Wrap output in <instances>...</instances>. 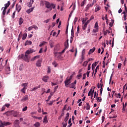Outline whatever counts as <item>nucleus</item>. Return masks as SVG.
<instances>
[{"mask_svg": "<svg viewBox=\"0 0 127 127\" xmlns=\"http://www.w3.org/2000/svg\"><path fill=\"white\" fill-rule=\"evenodd\" d=\"M35 51L36 50H35L34 49H28L26 51L25 54H21V55L19 56V58H22V59L27 62H29L30 59V56L29 54H30L31 53H33V52H35Z\"/></svg>", "mask_w": 127, "mask_h": 127, "instance_id": "f257e3e1", "label": "nucleus"}, {"mask_svg": "<svg viewBox=\"0 0 127 127\" xmlns=\"http://www.w3.org/2000/svg\"><path fill=\"white\" fill-rule=\"evenodd\" d=\"M60 50V44H58L56 45L54 47V54L55 56H58L59 55H62L64 52H65V49H64L61 52H58Z\"/></svg>", "mask_w": 127, "mask_h": 127, "instance_id": "f03ea898", "label": "nucleus"}, {"mask_svg": "<svg viewBox=\"0 0 127 127\" xmlns=\"http://www.w3.org/2000/svg\"><path fill=\"white\" fill-rule=\"evenodd\" d=\"M45 6L48 8L50 11L52 10L53 8L55 9L56 5L54 3H50L49 1L45 2Z\"/></svg>", "mask_w": 127, "mask_h": 127, "instance_id": "7ed1b4c3", "label": "nucleus"}, {"mask_svg": "<svg viewBox=\"0 0 127 127\" xmlns=\"http://www.w3.org/2000/svg\"><path fill=\"white\" fill-rule=\"evenodd\" d=\"M8 61V59H7L6 60H3V59H2V58H0V63L1 62V67L0 68H1V70L2 69V68L5 66V65H6L7 64V62Z\"/></svg>", "mask_w": 127, "mask_h": 127, "instance_id": "20e7f679", "label": "nucleus"}, {"mask_svg": "<svg viewBox=\"0 0 127 127\" xmlns=\"http://www.w3.org/2000/svg\"><path fill=\"white\" fill-rule=\"evenodd\" d=\"M71 79H72V75L70 76V77L68 79L67 78L66 80H65L64 84L66 87L69 86V84L71 83Z\"/></svg>", "mask_w": 127, "mask_h": 127, "instance_id": "39448f33", "label": "nucleus"}, {"mask_svg": "<svg viewBox=\"0 0 127 127\" xmlns=\"http://www.w3.org/2000/svg\"><path fill=\"white\" fill-rule=\"evenodd\" d=\"M11 124L10 122H5V121L2 122V121H0V127H4V126H8Z\"/></svg>", "mask_w": 127, "mask_h": 127, "instance_id": "423d86ee", "label": "nucleus"}, {"mask_svg": "<svg viewBox=\"0 0 127 127\" xmlns=\"http://www.w3.org/2000/svg\"><path fill=\"white\" fill-rule=\"evenodd\" d=\"M19 124L20 123L19 120H17V119L15 120L14 122V127H20Z\"/></svg>", "mask_w": 127, "mask_h": 127, "instance_id": "0eeeda50", "label": "nucleus"}, {"mask_svg": "<svg viewBox=\"0 0 127 127\" xmlns=\"http://www.w3.org/2000/svg\"><path fill=\"white\" fill-rule=\"evenodd\" d=\"M42 62V60H41V59H39L38 60H37L36 63V66H37L38 67H41Z\"/></svg>", "mask_w": 127, "mask_h": 127, "instance_id": "6e6552de", "label": "nucleus"}, {"mask_svg": "<svg viewBox=\"0 0 127 127\" xmlns=\"http://www.w3.org/2000/svg\"><path fill=\"white\" fill-rule=\"evenodd\" d=\"M98 28H99V26H98V22H96L95 24V29L93 30V32L94 31V32H97L98 31Z\"/></svg>", "mask_w": 127, "mask_h": 127, "instance_id": "1a4fd4ad", "label": "nucleus"}, {"mask_svg": "<svg viewBox=\"0 0 127 127\" xmlns=\"http://www.w3.org/2000/svg\"><path fill=\"white\" fill-rule=\"evenodd\" d=\"M12 115L14 117H19V112H17V111H12Z\"/></svg>", "mask_w": 127, "mask_h": 127, "instance_id": "9d476101", "label": "nucleus"}, {"mask_svg": "<svg viewBox=\"0 0 127 127\" xmlns=\"http://www.w3.org/2000/svg\"><path fill=\"white\" fill-rule=\"evenodd\" d=\"M28 98H29V97L28 95H25V96H24V97H23V98L21 99V101L23 102H25V101H27V100H28Z\"/></svg>", "mask_w": 127, "mask_h": 127, "instance_id": "9b49d317", "label": "nucleus"}, {"mask_svg": "<svg viewBox=\"0 0 127 127\" xmlns=\"http://www.w3.org/2000/svg\"><path fill=\"white\" fill-rule=\"evenodd\" d=\"M69 40L68 39H67V40H66V41L64 42V51L66 49L68 48V46H69V42H68Z\"/></svg>", "mask_w": 127, "mask_h": 127, "instance_id": "f8f14e48", "label": "nucleus"}, {"mask_svg": "<svg viewBox=\"0 0 127 127\" xmlns=\"http://www.w3.org/2000/svg\"><path fill=\"white\" fill-rule=\"evenodd\" d=\"M48 79H49V76H44V77L42 78V80L44 81V82H48Z\"/></svg>", "mask_w": 127, "mask_h": 127, "instance_id": "ddd939ff", "label": "nucleus"}, {"mask_svg": "<svg viewBox=\"0 0 127 127\" xmlns=\"http://www.w3.org/2000/svg\"><path fill=\"white\" fill-rule=\"evenodd\" d=\"M69 113H67L66 116L65 117V118L64 119V122L66 123V126H67V121L69 119Z\"/></svg>", "mask_w": 127, "mask_h": 127, "instance_id": "4468645a", "label": "nucleus"}, {"mask_svg": "<svg viewBox=\"0 0 127 127\" xmlns=\"http://www.w3.org/2000/svg\"><path fill=\"white\" fill-rule=\"evenodd\" d=\"M22 7L21 5H19V4H16V9L18 10V12H19L21 9Z\"/></svg>", "mask_w": 127, "mask_h": 127, "instance_id": "2eb2a0df", "label": "nucleus"}, {"mask_svg": "<svg viewBox=\"0 0 127 127\" xmlns=\"http://www.w3.org/2000/svg\"><path fill=\"white\" fill-rule=\"evenodd\" d=\"M28 83H23V84H22V86H24V89L25 91V93H26V90L27 89V85H28Z\"/></svg>", "mask_w": 127, "mask_h": 127, "instance_id": "dca6fc26", "label": "nucleus"}, {"mask_svg": "<svg viewBox=\"0 0 127 127\" xmlns=\"http://www.w3.org/2000/svg\"><path fill=\"white\" fill-rule=\"evenodd\" d=\"M32 44V41H31L30 40H27L26 41V42H25V46H26V45H31V44Z\"/></svg>", "mask_w": 127, "mask_h": 127, "instance_id": "f3484780", "label": "nucleus"}, {"mask_svg": "<svg viewBox=\"0 0 127 127\" xmlns=\"http://www.w3.org/2000/svg\"><path fill=\"white\" fill-rule=\"evenodd\" d=\"M40 55H36V56H34V57H33V58H32V59H31V61H34L36 59L40 58Z\"/></svg>", "mask_w": 127, "mask_h": 127, "instance_id": "a211bd4d", "label": "nucleus"}, {"mask_svg": "<svg viewBox=\"0 0 127 127\" xmlns=\"http://www.w3.org/2000/svg\"><path fill=\"white\" fill-rule=\"evenodd\" d=\"M127 106V102L125 103V104L124 103H123V112H124V111H126V108Z\"/></svg>", "mask_w": 127, "mask_h": 127, "instance_id": "6ab92c4d", "label": "nucleus"}, {"mask_svg": "<svg viewBox=\"0 0 127 127\" xmlns=\"http://www.w3.org/2000/svg\"><path fill=\"white\" fill-rule=\"evenodd\" d=\"M34 9V7H31V8H29V9H27L26 12L27 13H30L32 12Z\"/></svg>", "mask_w": 127, "mask_h": 127, "instance_id": "aec40b11", "label": "nucleus"}, {"mask_svg": "<svg viewBox=\"0 0 127 127\" xmlns=\"http://www.w3.org/2000/svg\"><path fill=\"white\" fill-rule=\"evenodd\" d=\"M95 49H96L95 47H93L91 49H90L88 52V54L90 55V54H91V53H93L95 51Z\"/></svg>", "mask_w": 127, "mask_h": 127, "instance_id": "412c9836", "label": "nucleus"}, {"mask_svg": "<svg viewBox=\"0 0 127 127\" xmlns=\"http://www.w3.org/2000/svg\"><path fill=\"white\" fill-rule=\"evenodd\" d=\"M33 28H34L35 29H38L37 26L35 25H33L32 26H30V27L28 28L29 31L32 30Z\"/></svg>", "mask_w": 127, "mask_h": 127, "instance_id": "4be33fe9", "label": "nucleus"}, {"mask_svg": "<svg viewBox=\"0 0 127 127\" xmlns=\"http://www.w3.org/2000/svg\"><path fill=\"white\" fill-rule=\"evenodd\" d=\"M33 2H34V0H30V2H28V6L29 7H31Z\"/></svg>", "mask_w": 127, "mask_h": 127, "instance_id": "5701e85b", "label": "nucleus"}, {"mask_svg": "<svg viewBox=\"0 0 127 127\" xmlns=\"http://www.w3.org/2000/svg\"><path fill=\"white\" fill-rule=\"evenodd\" d=\"M5 114L7 117H8V116H10V115H12V111H7V112H5Z\"/></svg>", "mask_w": 127, "mask_h": 127, "instance_id": "b1692460", "label": "nucleus"}, {"mask_svg": "<svg viewBox=\"0 0 127 127\" xmlns=\"http://www.w3.org/2000/svg\"><path fill=\"white\" fill-rule=\"evenodd\" d=\"M100 9H101V7L99 5H97L96 6L95 11V12H97L99 10H100Z\"/></svg>", "mask_w": 127, "mask_h": 127, "instance_id": "393cba45", "label": "nucleus"}, {"mask_svg": "<svg viewBox=\"0 0 127 127\" xmlns=\"http://www.w3.org/2000/svg\"><path fill=\"white\" fill-rule=\"evenodd\" d=\"M23 21H24V20L23 19V18H22V17H20V19H19V24L20 25H21V24H22Z\"/></svg>", "mask_w": 127, "mask_h": 127, "instance_id": "a878e982", "label": "nucleus"}, {"mask_svg": "<svg viewBox=\"0 0 127 127\" xmlns=\"http://www.w3.org/2000/svg\"><path fill=\"white\" fill-rule=\"evenodd\" d=\"M95 2H96V1H95V0H93L92 3H89V4L87 5V7H90V6H93L95 3Z\"/></svg>", "mask_w": 127, "mask_h": 127, "instance_id": "bb28decb", "label": "nucleus"}, {"mask_svg": "<svg viewBox=\"0 0 127 127\" xmlns=\"http://www.w3.org/2000/svg\"><path fill=\"white\" fill-rule=\"evenodd\" d=\"M48 117L47 116H45L44 119H43V122L44 123H46V124H47V123H48Z\"/></svg>", "mask_w": 127, "mask_h": 127, "instance_id": "cd10ccee", "label": "nucleus"}, {"mask_svg": "<svg viewBox=\"0 0 127 127\" xmlns=\"http://www.w3.org/2000/svg\"><path fill=\"white\" fill-rule=\"evenodd\" d=\"M95 68V63H93V64H92V70H93V74H92L93 75L94 73Z\"/></svg>", "mask_w": 127, "mask_h": 127, "instance_id": "c85d7f7f", "label": "nucleus"}, {"mask_svg": "<svg viewBox=\"0 0 127 127\" xmlns=\"http://www.w3.org/2000/svg\"><path fill=\"white\" fill-rule=\"evenodd\" d=\"M27 36V33L26 32H25V33H24V34L23 35V37H22L23 40H24L25 39H26Z\"/></svg>", "mask_w": 127, "mask_h": 127, "instance_id": "c756f323", "label": "nucleus"}, {"mask_svg": "<svg viewBox=\"0 0 127 127\" xmlns=\"http://www.w3.org/2000/svg\"><path fill=\"white\" fill-rule=\"evenodd\" d=\"M34 126L35 127H40L41 124L40 123H39V122H37V123H35V124H34Z\"/></svg>", "mask_w": 127, "mask_h": 127, "instance_id": "7c9ffc66", "label": "nucleus"}, {"mask_svg": "<svg viewBox=\"0 0 127 127\" xmlns=\"http://www.w3.org/2000/svg\"><path fill=\"white\" fill-rule=\"evenodd\" d=\"M100 87H101V88H100V95H102V92H103V84H100Z\"/></svg>", "mask_w": 127, "mask_h": 127, "instance_id": "2f4dec72", "label": "nucleus"}, {"mask_svg": "<svg viewBox=\"0 0 127 127\" xmlns=\"http://www.w3.org/2000/svg\"><path fill=\"white\" fill-rule=\"evenodd\" d=\"M40 87H41V85H39V86H36V87H34V88H33V89H32V91H35L37 89H38L39 88H40Z\"/></svg>", "mask_w": 127, "mask_h": 127, "instance_id": "473e14b6", "label": "nucleus"}, {"mask_svg": "<svg viewBox=\"0 0 127 127\" xmlns=\"http://www.w3.org/2000/svg\"><path fill=\"white\" fill-rule=\"evenodd\" d=\"M24 68V65L23 64H21V65H20V66L19 67V69L21 71L23 70Z\"/></svg>", "mask_w": 127, "mask_h": 127, "instance_id": "72a5a7b5", "label": "nucleus"}, {"mask_svg": "<svg viewBox=\"0 0 127 127\" xmlns=\"http://www.w3.org/2000/svg\"><path fill=\"white\" fill-rule=\"evenodd\" d=\"M51 18H49L48 19H47L46 20H44L43 22L44 23H48L49 22H50V21H51Z\"/></svg>", "mask_w": 127, "mask_h": 127, "instance_id": "f704fd0d", "label": "nucleus"}, {"mask_svg": "<svg viewBox=\"0 0 127 127\" xmlns=\"http://www.w3.org/2000/svg\"><path fill=\"white\" fill-rule=\"evenodd\" d=\"M94 90H95V87H94L93 91L92 90L91 92V99H92V98H93Z\"/></svg>", "mask_w": 127, "mask_h": 127, "instance_id": "c9c22d12", "label": "nucleus"}, {"mask_svg": "<svg viewBox=\"0 0 127 127\" xmlns=\"http://www.w3.org/2000/svg\"><path fill=\"white\" fill-rule=\"evenodd\" d=\"M86 110H90V106L89 105V103H86Z\"/></svg>", "mask_w": 127, "mask_h": 127, "instance_id": "e433bc0d", "label": "nucleus"}, {"mask_svg": "<svg viewBox=\"0 0 127 127\" xmlns=\"http://www.w3.org/2000/svg\"><path fill=\"white\" fill-rule=\"evenodd\" d=\"M10 0H9L7 2V3H5L6 4V8L7 9V7H8L9 6V5H10Z\"/></svg>", "mask_w": 127, "mask_h": 127, "instance_id": "4c0bfd02", "label": "nucleus"}, {"mask_svg": "<svg viewBox=\"0 0 127 127\" xmlns=\"http://www.w3.org/2000/svg\"><path fill=\"white\" fill-rule=\"evenodd\" d=\"M70 88H74L75 87V83L74 82L71 83L69 85Z\"/></svg>", "mask_w": 127, "mask_h": 127, "instance_id": "58836bf2", "label": "nucleus"}, {"mask_svg": "<svg viewBox=\"0 0 127 127\" xmlns=\"http://www.w3.org/2000/svg\"><path fill=\"white\" fill-rule=\"evenodd\" d=\"M98 69H99V65H98L97 66V67H96V69H95V74H94V76H95V75H96V73H97V72Z\"/></svg>", "mask_w": 127, "mask_h": 127, "instance_id": "ea45409f", "label": "nucleus"}, {"mask_svg": "<svg viewBox=\"0 0 127 127\" xmlns=\"http://www.w3.org/2000/svg\"><path fill=\"white\" fill-rule=\"evenodd\" d=\"M84 58H85V56H83V53H82V55H81V63H82V62H83Z\"/></svg>", "mask_w": 127, "mask_h": 127, "instance_id": "a19ab883", "label": "nucleus"}, {"mask_svg": "<svg viewBox=\"0 0 127 127\" xmlns=\"http://www.w3.org/2000/svg\"><path fill=\"white\" fill-rule=\"evenodd\" d=\"M86 27H87V22H85L84 25L82 26V29L85 30L86 29Z\"/></svg>", "mask_w": 127, "mask_h": 127, "instance_id": "79ce46f5", "label": "nucleus"}, {"mask_svg": "<svg viewBox=\"0 0 127 127\" xmlns=\"http://www.w3.org/2000/svg\"><path fill=\"white\" fill-rule=\"evenodd\" d=\"M46 43V42L45 41H43V42L40 44V47H42V46H43V45H44Z\"/></svg>", "mask_w": 127, "mask_h": 127, "instance_id": "37998d69", "label": "nucleus"}, {"mask_svg": "<svg viewBox=\"0 0 127 127\" xmlns=\"http://www.w3.org/2000/svg\"><path fill=\"white\" fill-rule=\"evenodd\" d=\"M88 63V61H84V62L83 63V66H87V64Z\"/></svg>", "mask_w": 127, "mask_h": 127, "instance_id": "c03bdc74", "label": "nucleus"}, {"mask_svg": "<svg viewBox=\"0 0 127 127\" xmlns=\"http://www.w3.org/2000/svg\"><path fill=\"white\" fill-rule=\"evenodd\" d=\"M53 65H54L55 67H57V66L58 65V63L56 62V61H54V62H53Z\"/></svg>", "mask_w": 127, "mask_h": 127, "instance_id": "a18cd8bd", "label": "nucleus"}, {"mask_svg": "<svg viewBox=\"0 0 127 127\" xmlns=\"http://www.w3.org/2000/svg\"><path fill=\"white\" fill-rule=\"evenodd\" d=\"M69 30L71 31V32H74L73 27V26H70L69 28Z\"/></svg>", "mask_w": 127, "mask_h": 127, "instance_id": "49530a36", "label": "nucleus"}, {"mask_svg": "<svg viewBox=\"0 0 127 127\" xmlns=\"http://www.w3.org/2000/svg\"><path fill=\"white\" fill-rule=\"evenodd\" d=\"M112 22H110V23H109V25H110V26H111V27H112V26H113V23H114L115 20H113L112 19Z\"/></svg>", "mask_w": 127, "mask_h": 127, "instance_id": "de8ad7c7", "label": "nucleus"}, {"mask_svg": "<svg viewBox=\"0 0 127 127\" xmlns=\"http://www.w3.org/2000/svg\"><path fill=\"white\" fill-rule=\"evenodd\" d=\"M64 6V2H63L62 5L61 6V11H63V7Z\"/></svg>", "mask_w": 127, "mask_h": 127, "instance_id": "09e8293b", "label": "nucleus"}, {"mask_svg": "<svg viewBox=\"0 0 127 127\" xmlns=\"http://www.w3.org/2000/svg\"><path fill=\"white\" fill-rule=\"evenodd\" d=\"M77 77H78V79H80V78L82 77L81 73H79V74H78V75H77Z\"/></svg>", "mask_w": 127, "mask_h": 127, "instance_id": "8fccbe9b", "label": "nucleus"}, {"mask_svg": "<svg viewBox=\"0 0 127 127\" xmlns=\"http://www.w3.org/2000/svg\"><path fill=\"white\" fill-rule=\"evenodd\" d=\"M28 109L27 106H25V107L24 108H23L22 111L23 112H25V111H27Z\"/></svg>", "mask_w": 127, "mask_h": 127, "instance_id": "3c124183", "label": "nucleus"}, {"mask_svg": "<svg viewBox=\"0 0 127 127\" xmlns=\"http://www.w3.org/2000/svg\"><path fill=\"white\" fill-rule=\"evenodd\" d=\"M66 126H67V124L66 123H65L64 121V122L63 123V127H66Z\"/></svg>", "mask_w": 127, "mask_h": 127, "instance_id": "603ef678", "label": "nucleus"}, {"mask_svg": "<svg viewBox=\"0 0 127 127\" xmlns=\"http://www.w3.org/2000/svg\"><path fill=\"white\" fill-rule=\"evenodd\" d=\"M21 91L23 93H25V89H24V86H23V88L22 89H21Z\"/></svg>", "mask_w": 127, "mask_h": 127, "instance_id": "864d4df0", "label": "nucleus"}, {"mask_svg": "<svg viewBox=\"0 0 127 127\" xmlns=\"http://www.w3.org/2000/svg\"><path fill=\"white\" fill-rule=\"evenodd\" d=\"M51 67H48V73H51Z\"/></svg>", "mask_w": 127, "mask_h": 127, "instance_id": "5fc2aeb1", "label": "nucleus"}, {"mask_svg": "<svg viewBox=\"0 0 127 127\" xmlns=\"http://www.w3.org/2000/svg\"><path fill=\"white\" fill-rule=\"evenodd\" d=\"M5 69H6V71H10V70L9 66H7V67H6Z\"/></svg>", "mask_w": 127, "mask_h": 127, "instance_id": "6e6d98bb", "label": "nucleus"}, {"mask_svg": "<svg viewBox=\"0 0 127 127\" xmlns=\"http://www.w3.org/2000/svg\"><path fill=\"white\" fill-rule=\"evenodd\" d=\"M97 101H98V102H102V98H100V97H98Z\"/></svg>", "mask_w": 127, "mask_h": 127, "instance_id": "4d7b16f0", "label": "nucleus"}, {"mask_svg": "<svg viewBox=\"0 0 127 127\" xmlns=\"http://www.w3.org/2000/svg\"><path fill=\"white\" fill-rule=\"evenodd\" d=\"M82 53L83 54V56H84V55L85 54V49H83V50L82 51Z\"/></svg>", "mask_w": 127, "mask_h": 127, "instance_id": "13d9d810", "label": "nucleus"}, {"mask_svg": "<svg viewBox=\"0 0 127 127\" xmlns=\"http://www.w3.org/2000/svg\"><path fill=\"white\" fill-rule=\"evenodd\" d=\"M105 66H106V63H105V61L104 60L103 61V68H104L105 67Z\"/></svg>", "mask_w": 127, "mask_h": 127, "instance_id": "bf43d9fd", "label": "nucleus"}, {"mask_svg": "<svg viewBox=\"0 0 127 127\" xmlns=\"http://www.w3.org/2000/svg\"><path fill=\"white\" fill-rule=\"evenodd\" d=\"M122 65V63H119L118 66V68H121Z\"/></svg>", "mask_w": 127, "mask_h": 127, "instance_id": "052dcab7", "label": "nucleus"}, {"mask_svg": "<svg viewBox=\"0 0 127 127\" xmlns=\"http://www.w3.org/2000/svg\"><path fill=\"white\" fill-rule=\"evenodd\" d=\"M5 107H7V108H9V106H10V103L5 104Z\"/></svg>", "mask_w": 127, "mask_h": 127, "instance_id": "680f3d73", "label": "nucleus"}, {"mask_svg": "<svg viewBox=\"0 0 127 127\" xmlns=\"http://www.w3.org/2000/svg\"><path fill=\"white\" fill-rule=\"evenodd\" d=\"M4 110H5V105H4V106H3V107H2L1 111L3 112V111H4Z\"/></svg>", "mask_w": 127, "mask_h": 127, "instance_id": "e2e57ef3", "label": "nucleus"}, {"mask_svg": "<svg viewBox=\"0 0 127 127\" xmlns=\"http://www.w3.org/2000/svg\"><path fill=\"white\" fill-rule=\"evenodd\" d=\"M92 91V88L91 89H90V91H89V93L88 94V96H90L91 93Z\"/></svg>", "mask_w": 127, "mask_h": 127, "instance_id": "0e129e2a", "label": "nucleus"}, {"mask_svg": "<svg viewBox=\"0 0 127 127\" xmlns=\"http://www.w3.org/2000/svg\"><path fill=\"white\" fill-rule=\"evenodd\" d=\"M86 73H84L83 75V80L86 78Z\"/></svg>", "mask_w": 127, "mask_h": 127, "instance_id": "69168bd1", "label": "nucleus"}, {"mask_svg": "<svg viewBox=\"0 0 127 127\" xmlns=\"http://www.w3.org/2000/svg\"><path fill=\"white\" fill-rule=\"evenodd\" d=\"M91 69V64H89L88 65V70H90Z\"/></svg>", "mask_w": 127, "mask_h": 127, "instance_id": "338daca9", "label": "nucleus"}, {"mask_svg": "<svg viewBox=\"0 0 127 127\" xmlns=\"http://www.w3.org/2000/svg\"><path fill=\"white\" fill-rule=\"evenodd\" d=\"M38 112H39V113H41L42 109H41V108H40V107H38Z\"/></svg>", "mask_w": 127, "mask_h": 127, "instance_id": "774afa93", "label": "nucleus"}]
</instances>
